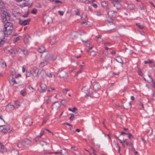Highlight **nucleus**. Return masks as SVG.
<instances>
[{
    "mask_svg": "<svg viewBox=\"0 0 155 155\" xmlns=\"http://www.w3.org/2000/svg\"><path fill=\"white\" fill-rule=\"evenodd\" d=\"M1 15L2 21L4 22H6L4 25L3 31L4 36L8 37L12 34L13 29L12 24L7 21L10 19V15L7 12L5 11H1Z\"/></svg>",
    "mask_w": 155,
    "mask_h": 155,
    "instance_id": "f257e3e1",
    "label": "nucleus"
},
{
    "mask_svg": "<svg viewBox=\"0 0 155 155\" xmlns=\"http://www.w3.org/2000/svg\"><path fill=\"white\" fill-rule=\"evenodd\" d=\"M44 58L46 62L50 63L55 60L57 57L56 55L51 54L49 52L47 51L44 54Z\"/></svg>",
    "mask_w": 155,
    "mask_h": 155,
    "instance_id": "f03ea898",
    "label": "nucleus"
},
{
    "mask_svg": "<svg viewBox=\"0 0 155 155\" xmlns=\"http://www.w3.org/2000/svg\"><path fill=\"white\" fill-rule=\"evenodd\" d=\"M12 129V128L9 125L0 126V130L4 134L11 133Z\"/></svg>",
    "mask_w": 155,
    "mask_h": 155,
    "instance_id": "7ed1b4c3",
    "label": "nucleus"
},
{
    "mask_svg": "<svg viewBox=\"0 0 155 155\" xmlns=\"http://www.w3.org/2000/svg\"><path fill=\"white\" fill-rule=\"evenodd\" d=\"M31 143V142L30 140L26 139L19 142L17 144V146L19 147H22L24 146L28 147L30 146Z\"/></svg>",
    "mask_w": 155,
    "mask_h": 155,
    "instance_id": "20e7f679",
    "label": "nucleus"
},
{
    "mask_svg": "<svg viewBox=\"0 0 155 155\" xmlns=\"http://www.w3.org/2000/svg\"><path fill=\"white\" fill-rule=\"evenodd\" d=\"M4 52L6 53L9 54L12 56H14L15 54V51L10 47L6 48L4 50Z\"/></svg>",
    "mask_w": 155,
    "mask_h": 155,
    "instance_id": "39448f33",
    "label": "nucleus"
},
{
    "mask_svg": "<svg viewBox=\"0 0 155 155\" xmlns=\"http://www.w3.org/2000/svg\"><path fill=\"white\" fill-rule=\"evenodd\" d=\"M93 88L95 91H97L101 88V86L98 82H94L93 83Z\"/></svg>",
    "mask_w": 155,
    "mask_h": 155,
    "instance_id": "423d86ee",
    "label": "nucleus"
},
{
    "mask_svg": "<svg viewBox=\"0 0 155 155\" xmlns=\"http://www.w3.org/2000/svg\"><path fill=\"white\" fill-rule=\"evenodd\" d=\"M111 2L113 4L114 7L117 9H119L120 7L119 2L117 0H111Z\"/></svg>",
    "mask_w": 155,
    "mask_h": 155,
    "instance_id": "0eeeda50",
    "label": "nucleus"
},
{
    "mask_svg": "<svg viewBox=\"0 0 155 155\" xmlns=\"http://www.w3.org/2000/svg\"><path fill=\"white\" fill-rule=\"evenodd\" d=\"M61 105L58 102H56L53 103L52 106V109L56 110L60 107Z\"/></svg>",
    "mask_w": 155,
    "mask_h": 155,
    "instance_id": "6e6552de",
    "label": "nucleus"
},
{
    "mask_svg": "<svg viewBox=\"0 0 155 155\" xmlns=\"http://www.w3.org/2000/svg\"><path fill=\"white\" fill-rule=\"evenodd\" d=\"M32 71L33 76L34 77L37 76L39 71L38 69L36 67H33L32 68Z\"/></svg>",
    "mask_w": 155,
    "mask_h": 155,
    "instance_id": "1a4fd4ad",
    "label": "nucleus"
},
{
    "mask_svg": "<svg viewBox=\"0 0 155 155\" xmlns=\"http://www.w3.org/2000/svg\"><path fill=\"white\" fill-rule=\"evenodd\" d=\"M30 21V19H27L26 20H20L19 21V22L21 25H25L28 24Z\"/></svg>",
    "mask_w": 155,
    "mask_h": 155,
    "instance_id": "9d476101",
    "label": "nucleus"
},
{
    "mask_svg": "<svg viewBox=\"0 0 155 155\" xmlns=\"http://www.w3.org/2000/svg\"><path fill=\"white\" fill-rule=\"evenodd\" d=\"M0 152L3 153L6 152L7 151V149L5 147L2 143H0Z\"/></svg>",
    "mask_w": 155,
    "mask_h": 155,
    "instance_id": "9b49d317",
    "label": "nucleus"
},
{
    "mask_svg": "<svg viewBox=\"0 0 155 155\" xmlns=\"http://www.w3.org/2000/svg\"><path fill=\"white\" fill-rule=\"evenodd\" d=\"M64 152L63 153H62V150H61L60 151L56 152H53V153L55 154H60L61 155H67L68 154V152L64 148L63 149Z\"/></svg>",
    "mask_w": 155,
    "mask_h": 155,
    "instance_id": "f8f14e48",
    "label": "nucleus"
},
{
    "mask_svg": "<svg viewBox=\"0 0 155 155\" xmlns=\"http://www.w3.org/2000/svg\"><path fill=\"white\" fill-rule=\"evenodd\" d=\"M14 108H15L14 106L11 104H9L6 107V109L8 111L13 110Z\"/></svg>",
    "mask_w": 155,
    "mask_h": 155,
    "instance_id": "ddd939ff",
    "label": "nucleus"
},
{
    "mask_svg": "<svg viewBox=\"0 0 155 155\" xmlns=\"http://www.w3.org/2000/svg\"><path fill=\"white\" fill-rule=\"evenodd\" d=\"M133 48L131 47L125 48V51L128 54H131L133 53Z\"/></svg>",
    "mask_w": 155,
    "mask_h": 155,
    "instance_id": "4468645a",
    "label": "nucleus"
},
{
    "mask_svg": "<svg viewBox=\"0 0 155 155\" xmlns=\"http://www.w3.org/2000/svg\"><path fill=\"white\" fill-rule=\"evenodd\" d=\"M40 92L41 93H43L45 91L46 88V85L43 84L41 83L40 85Z\"/></svg>",
    "mask_w": 155,
    "mask_h": 155,
    "instance_id": "2eb2a0df",
    "label": "nucleus"
},
{
    "mask_svg": "<svg viewBox=\"0 0 155 155\" xmlns=\"http://www.w3.org/2000/svg\"><path fill=\"white\" fill-rule=\"evenodd\" d=\"M79 35V33L78 32L74 31L71 33V37L72 39H75L78 37Z\"/></svg>",
    "mask_w": 155,
    "mask_h": 155,
    "instance_id": "dca6fc26",
    "label": "nucleus"
},
{
    "mask_svg": "<svg viewBox=\"0 0 155 155\" xmlns=\"http://www.w3.org/2000/svg\"><path fill=\"white\" fill-rule=\"evenodd\" d=\"M90 89V87L88 86L84 87L82 89V91L85 94H87Z\"/></svg>",
    "mask_w": 155,
    "mask_h": 155,
    "instance_id": "f3484780",
    "label": "nucleus"
},
{
    "mask_svg": "<svg viewBox=\"0 0 155 155\" xmlns=\"http://www.w3.org/2000/svg\"><path fill=\"white\" fill-rule=\"evenodd\" d=\"M108 14L110 17H115L116 15V13L114 11L110 10L108 11Z\"/></svg>",
    "mask_w": 155,
    "mask_h": 155,
    "instance_id": "a211bd4d",
    "label": "nucleus"
},
{
    "mask_svg": "<svg viewBox=\"0 0 155 155\" xmlns=\"http://www.w3.org/2000/svg\"><path fill=\"white\" fill-rule=\"evenodd\" d=\"M5 36L3 35L2 32H0V46L4 43L3 39L4 38Z\"/></svg>",
    "mask_w": 155,
    "mask_h": 155,
    "instance_id": "6ab92c4d",
    "label": "nucleus"
},
{
    "mask_svg": "<svg viewBox=\"0 0 155 155\" xmlns=\"http://www.w3.org/2000/svg\"><path fill=\"white\" fill-rule=\"evenodd\" d=\"M29 36L28 35H26L24 36V41L25 43L26 44H27L29 43Z\"/></svg>",
    "mask_w": 155,
    "mask_h": 155,
    "instance_id": "aec40b11",
    "label": "nucleus"
},
{
    "mask_svg": "<svg viewBox=\"0 0 155 155\" xmlns=\"http://www.w3.org/2000/svg\"><path fill=\"white\" fill-rule=\"evenodd\" d=\"M144 79L145 81H147L149 83L152 82L153 81L152 79L151 78L149 75L147 76L146 78H144Z\"/></svg>",
    "mask_w": 155,
    "mask_h": 155,
    "instance_id": "412c9836",
    "label": "nucleus"
},
{
    "mask_svg": "<svg viewBox=\"0 0 155 155\" xmlns=\"http://www.w3.org/2000/svg\"><path fill=\"white\" fill-rule=\"evenodd\" d=\"M40 74L41 77L43 78L45 77V76H46L47 73H46L44 69H42L40 71Z\"/></svg>",
    "mask_w": 155,
    "mask_h": 155,
    "instance_id": "4be33fe9",
    "label": "nucleus"
},
{
    "mask_svg": "<svg viewBox=\"0 0 155 155\" xmlns=\"http://www.w3.org/2000/svg\"><path fill=\"white\" fill-rule=\"evenodd\" d=\"M60 76L63 78H66L68 77L67 73L65 72H63L61 73Z\"/></svg>",
    "mask_w": 155,
    "mask_h": 155,
    "instance_id": "5701e85b",
    "label": "nucleus"
},
{
    "mask_svg": "<svg viewBox=\"0 0 155 155\" xmlns=\"http://www.w3.org/2000/svg\"><path fill=\"white\" fill-rule=\"evenodd\" d=\"M45 50L44 47L43 46H41L38 48V51L40 53H41L44 52Z\"/></svg>",
    "mask_w": 155,
    "mask_h": 155,
    "instance_id": "b1692460",
    "label": "nucleus"
},
{
    "mask_svg": "<svg viewBox=\"0 0 155 155\" xmlns=\"http://www.w3.org/2000/svg\"><path fill=\"white\" fill-rule=\"evenodd\" d=\"M81 24H85L87 27H91L92 25V23L88 21L87 22H83L81 23Z\"/></svg>",
    "mask_w": 155,
    "mask_h": 155,
    "instance_id": "393cba45",
    "label": "nucleus"
},
{
    "mask_svg": "<svg viewBox=\"0 0 155 155\" xmlns=\"http://www.w3.org/2000/svg\"><path fill=\"white\" fill-rule=\"evenodd\" d=\"M123 106L124 108L128 109L131 107V105L130 103H128L125 104L124 106Z\"/></svg>",
    "mask_w": 155,
    "mask_h": 155,
    "instance_id": "a878e982",
    "label": "nucleus"
},
{
    "mask_svg": "<svg viewBox=\"0 0 155 155\" xmlns=\"http://www.w3.org/2000/svg\"><path fill=\"white\" fill-rule=\"evenodd\" d=\"M46 76L49 78H53L54 79V81L55 80V75L54 74H52L51 73H48L46 74Z\"/></svg>",
    "mask_w": 155,
    "mask_h": 155,
    "instance_id": "bb28decb",
    "label": "nucleus"
},
{
    "mask_svg": "<svg viewBox=\"0 0 155 155\" xmlns=\"http://www.w3.org/2000/svg\"><path fill=\"white\" fill-rule=\"evenodd\" d=\"M11 152L12 155H18V152L16 150H13Z\"/></svg>",
    "mask_w": 155,
    "mask_h": 155,
    "instance_id": "cd10ccee",
    "label": "nucleus"
},
{
    "mask_svg": "<svg viewBox=\"0 0 155 155\" xmlns=\"http://www.w3.org/2000/svg\"><path fill=\"white\" fill-rule=\"evenodd\" d=\"M115 60L117 62L121 63L122 65L123 64V61L121 58L118 57H117V58L115 59Z\"/></svg>",
    "mask_w": 155,
    "mask_h": 155,
    "instance_id": "c85d7f7f",
    "label": "nucleus"
},
{
    "mask_svg": "<svg viewBox=\"0 0 155 155\" xmlns=\"http://www.w3.org/2000/svg\"><path fill=\"white\" fill-rule=\"evenodd\" d=\"M101 5L104 7H106L108 5V3L107 2L103 1L101 2Z\"/></svg>",
    "mask_w": 155,
    "mask_h": 155,
    "instance_id": "c756f323",
    "label": "nucleus"
},
{
    "mask_svg": "<svg viewBox=\"0 0 155 155\" xmlns=\"http://www.w3.org/2000/svg\"><path fill=\"white\" fill-rule=\"evenodd\" d=\"M96 52L95 51H92L90 52L89 54L90 55L92 56H94L96 55Z\"/></svg>",
    "mask_w": 155,
    "mask_h": 155,
    "instance_id": "7c9ffc66",
    "label": "nucleus"
},
{
    "mask_svg": "<svg viewBox=\"0 0 155 155\" xmlns=\"http://www.w3.org/2000/svg\"><path fill=\"white\" fill-rule=\"evenodd\" d=\"M47 64L44 62H41L40 63L39 66L40 68H42Z\"/></svg>",
    "mask_w": 155,
    "mask_h": 155,
    "instance_id": "2f4dec72",
    "label": "nucleus"
},
{
    "mask_svg": "<svg viewBox=\"0 0 155 155\" xmlns=\"http://www.w3.org/2000/svg\"><path fill=\"white\" fill-rule=\"evenodd\" d=\"M20 94L22 96H25L26 95V92L25 90H21L20 91Z\"/></svg>",
    "mask_w": 155,
    "mask_h": 155,
    "instance_id": "473e14b6",
    "label": "nucleus"
},
{
    "mask_svg": "<svg viewBox=\"0 0 155 155\" xmlns=\"http://www.w3.org/2000/svg\"><path fill=\"white\" fill-rule=\"evenodd\" d=\"M101 36L99 35L98 37L97 38V42L99 43L102 41V39L101 38Z\"/></svg>",
    "mask_w": 155,
    "mask_h": 155,
    "instance_id": "72a5a7b5",
    "label": "nucleus"
},
{
    "mask_svg": "<svg viewBox=\"0 0 155 155\" xmlns=\"http://www.w3.org/2000/svg\"><path fill=\"white\" fill-rule=\"evenodd\" d=\"M15 105H14L15 108H17L20 106V103L18 101H15Z\"/></svg>",
    "mask_w": 155,
    "mask_h": 155,
    "instance_id": "f704fd0d",
    "label": "nucleus"
},
{
    "mask_svg": "<svg viewBox=\"0 0 155 155\" xmlns=\"http://www.w3.org/2000/svg\"><path fill=\"white\" fill-rule=\"evenodd\" d=\"M68 110L70 111H71L73 112H75V111L77 110V109L75 107H74L72 109L69 108Z\"/></svg>",
    "mask_w": 155,
    "mask_h": 155,
    "instance_id": "c9c22d12",
    "label": "nucleus"
},
{
    "mask_svg": "<svg viewBox=\"0 0 155 155\" xmlns=\"http://www.w3.org/2000/svg\"><path fill=\"white\" fill-rule=\"evenodd\" d=\"M40 144L42 146H45L47 144V143L44 141H41L40 142Z\"/></svg>",
    "mask_w": 155,
    "mask_h": 155,
    "instance_id": "e433bc0d",
    "label": "nucleus"
},
{
    "mask_svg": "<svg viewBox=\"0 0 155 155\" xmlns=\"http://www.w3.org/2000/svg\"><path fill=\"white\" fill-rule=\"evenodd\" d=\"M125 30V28L123 26L121 27L119 29V33H121L122 32H124Z\"/></svg>",
    "mask_w": 155,
    "mask_h": 155,
    "instance_id": "4c0bfd02",
    "label": "nucleus"
},
{
    "mask_svg": "<svg viewBox=\"0 0 155 155\" xmlns=\"http://www.w3.org/2000/svg\"><path fill=\"white\" fill-rule=\"evenodd\" d=\"M128 7L129 9L132 10L134 9V6L133 4H130L128 5Z\"/></svg>",
    "mask_w": 155,
    "mask_h": 155,
    "instance_id": "58836bf2",
    "label": "nucleus"
},
{
    "mask_svg": "<svg viewBox=\"0 0 155 155\" xmlns=\"http://www.w3.org/2000/svg\"><path fill=\"white\" fill-rule=\"evenodd\" d=\"M22 5L23 6H28V7H30L31 6V5L27 2L24 3Z\"/></svg>",
    "mask_w": 155,
    "mask_h": 155,
    "instance_id": "ea45409f",
    "label": "nucleus"
},
{
    "mask_svg": "<svg viewBox=\"0 0 155 155\" xmlns=\"http://www.w3.org/2000/svg\"><path fill=\"white\" fill-rule=\"evenodd\" d=\"M137 25L138 27V28L140 29H142L143 28V26L142 25H141L140 23H138L136 24Z\"/></svg>",
    "mask_w": 155,
    "mask_h": 155,
    "instance_id": "a19ab883",
    "label": "nucleus"
},
{
    "mask_svg": "<svg viewBox=\"0 0 155 155\" xmlns=\"http://www.w3.org/2000/svg\"><path fill=\"white\" fill-rule=\"evenodd\" d=\"M22 51L25 55H27L28 54V51L26 49L22 50Z\"/></svg>",
    "mask_w": 155,
    "mask_h": 155,
    "instance_id": "79ce46f5",
    "label": "nucleus"
},
{
    "mask_svg": "<svg viewBox=\"0 0 155 155\" xmlns=\"http://www.w3.org/2000/svg\"><path fill=\"white\" fill-rule=\"evenodd\" d=\"M68 91L69 90L67 88H64L63 89L62 91L64 94H66Z\"/></svg>",
    "mask_w": 155,
    "mask_h": 155,
    "instance_id": "37998d69",
    "label": "nucleus"
},
{
    "mask_svg": "<svg viewBox=\"0 0 155 155\" xmlns=\"http://www.w3.org/2000/svg\"><path fill=\"white\" fill-rule=\"evenodd\" d=\"M31 13L34 14H36L37 12V10L36 9H33L31 11Z\"/></svg>",
    "mask_w": 155,
    "mask_h": 155,
    "instance_id": "c03bdc74",
    "label": "nucleus"
},
{
    "mask_svg": "<svg viewBox=\"0 0 155 155\" xmlns=\"http://www.w3.org/2000/svg\"><path fill=\"white\" fill-rule=\"evenodd\" d=\"M74 116L73 114H71V116L69 117V119L71 120H73L74 119Z\"/></svg>",
    "mask_w": 155,
    "mask_h": 155,
    "instance_id": "a18cd8bd",
    "label": "nucleus"
},
{
    "mask_svg": "<svg viewBox=\"0 0 155 155\" xmlns=\"http://www.w3.org/2000/svg\"><path fill=\"white\" fill-rule=\"evenodd\" d=\"M138 74L139 75H140L141 76H143V74L142 73L141 70L140 69H138Z\"/></svg>",
    "mask_w": 155,
    "mask_h": 155,
    "instance_id": "49530a36",
    "label": "nucleus"
},
{
    "mask_svg": "<svg viewBox=\"0 0 155 155\" xmlns=\"http://www.w3.org/2000/svg\"><path fill=\"white\" fill-rule=\"evenodd\" d=\"M86 95L85 96V97H87V96L89 97H91L93 95V93L92 92H91V93H89L88 94H86Z\"/></svg>",
    "mask_w": 155,
    "mask_h": 155,
    "instance_id": "de8ad7c7",
    "label": "nucleus"
},
{
    "mask_svg": "<svg viewBox=\"0 0 155 155\" xmlns=\"http://www.w3.org/2000/svg\"><path fill=\"white\" fill-rule=\"evenodd\" d=\"M45 133V131H42L41 132V133H40V135H38V137H39V138H41V136L44 135Z\"/></svg>",
    "mask_w": 155,
    "mask_h": 155,
    "instance_id": "09e8293b",
    "label": "nucleus"
},
{
    "mask_svg": "<svg viewBox=\"0 0 155 155\" xmlns=\"http://www.w3.org/2000/svg\"><path fill=\"white\" fill-rule=\"evenodd\" d=\"M20 38L19 37H16L13 40V42L14 43H15L17 41L19 40Z\"/></svg>",
    "mask_w": 155,
    "mask_h": 155,
    "instance_id": "8fccbe9b",
    "label": "nucleus"
},
{
    "mask_svg": "<svg viewBox=\"0 0 155 155\" xmlns=\"http://www.w3.org/2000/svg\"><path fill=\"white\" fill-rule=\"evenodd\" d=\"M104 45L105 46H107L108 47H110V43L109 42H106L104 43Z\"/></svg>",
    "mask_w": 155,
    "mask_h": 155,
    "instance_id": "3c124183",
    "label": "nucleus"
},
{
    "mask_svg": "<svg viewBox=\"0 0 155 155\" xmlns=\"http://www.w3.org/2000/svg\"><path fill=\"white\" fill-rule=\"evenodd\" d=\"M58 12V13H59V14H60V15L61 16L63 15L64 14V12L61 11H59Z\"/></svg>",
    "mask_w": 155,
    "mask_h": 155,
    "instance_id": "603ef678",
    "label": "nucleus"
},
{
    "mask_svg": "<svg viewBox=\"0 0 155 155\" xmlns=\"http://www.w3.org/2000/svg\"><path fill=\"white\" fill-rule=\"evenodd\" d=\"M39 137H38V136H37L36 137H35L34 139V140L36 142L38 141L39 140V138H40Z\"/></svg>",
    "mask_w": 155,
    "mask_h": 155,
    "instance_id": "864d4df0",
    "label": "nucleus"
},
{
    "mask_svg": "<svg viewBox=\"0 0 155 155\" xmlns=\"http://www.w3.org/2000/svg\"><path fill=\"white\" fill-rule=\"evenodd\" d=\"M144 62L145 64H147V63H149V64H150L152 63V61L150 60H149L148 61H144Z\"/></svg>",
    "mask_w": 155,
    "mask_h": 155,
    "instance_id": "5fc2aeb1",
    "label": "nucleus"
},
{
    "mask_svg": "<svg viewBox=\"0 0 155 155\" xmlns=\"http://www.w3.org/2000/svg\"><path fill=\"white\" fill-rule=\"evenodd\" d=\"M128 138L130 139H131L133 137V136L130 133L128 134Z\"/></svg>",
    "mask_w": 155,
    "mask_h": 155,
    "instance_id": "6e6d98bb",
    "label": "nucleus"
},
{
    "mask_svg": "<svg viewBox=\"0 0 155 155\" xmlns=\"http://www.w3.org/2000/svg\"><path fill=\"white\" fill-rule=\"evenodd\" d=\"M124 143H125L126 144V145L128 146L129 145V144L130 143V142H127V141H126V140H124Z\"/></svg>",
    "mask_w": 155,
    "mask_h": 155,
    "instance_id": "4d7b16f0",
    "label": "nucleus"
},
{
    "mask_svg": "<svg viewBox=\"0 0 155 155\" xmlns=\"http://www.w3.org/2000/svg\"><path fill=\"white\" fill-rule=\"evenodd\" d=\"M31 73V71H30V72H27L26 74V77H29L30 76V74Z\"/></svg>",
    "mask_w": 155,
    "mask_h": 155,
    "instance_id": "13d9d810",
    "label": "nucleus"
},
{
    "mask_svg": "<svg viewBox=\"0 0 155 155\" xmlns=\"http://www.w3.org/2000/svg\"><path fill=\"white\" fill-rule=\"evenodd\" d=\"M11 81L13 83V85L15 83V84H17V83L16 82V81H15V79H14V78H12V80H11Z\"/></svg>",
    "mask_w": 155,
    "mask_h": 155,
    "instance_id": "bf43d9fd",
    "label": "nucleus"
},
{
    "mask_svg": "<svg viewBox=\"0 0 155 155\" xmlns=\"http://www.w3.org/2000/svg\"><path fill=\"white\" fill-rule=\"evenodd\" d=\"M91 149L93 151V153L94 155H95L96 154L95 152H96V151L92 147H91Z\"/></svg>",
    "mask_w": 155,
    "mask_h": 155,
    "instance_id": "052dcab7",
    "label": "nucleus"
},
{
    "mask_svg": "<svg viewBox=\"0 0 155 155\" xmlns=\"http://www.w3.org/2000/svg\"><path fill=\"white\" fill-rule=\"evenodd\" d=\"M2 67H6V64L4 62H3L2 63Z\"/></svg>",
    "mask_w": 155,
    "mask_h": 155,
    "instance_id": "680f3d73",
    "label": "nucleus"
},
{
    "mask_svg": "<svg viewBox=\"0 0 155 155\" xmlns=\"http://www.w3.org/2000/svg\"><path fill=\"white\" fill-rule=\"evenodd\" d=\"M3 5V3L1 0H0V8H2Z\"/></svg>",
    "mask_w": 155,
    "mask_h": 155,
    "instance_id": "e2e57ef3",
    "label": "nucleus"
},
{
    "mask_svg": "<svg viewBox=\"0 0 155 155\" xmlns=\"http://www.w3.org/2000/svg\"><path fill=\"white\" fill-rule=\"evenodd\" d=\"M55 90V89L54 88H50L48 90V92L51 91H52L54 90Z\"/></svg>",
    "mask_w": 155,
    "mask_h": 155,
    "instance_id": "0e129e2a",
    "label": "nucleus"
},
{
    "mask_svg": "<svg viewBox=\"0 0 155 155\" xmlns=\"http://www.w3.org/2000/svg\"><path fill=\"white\" fill-rule=\"evenodd\" d=\"M82 40L83 42H85L87 40V39L84 37V38H82Z\"/></svg>",
    "mask_w": 155,
    "mask_h": 155,
    "instance_id": "69168bd1",
    "label": "nucleus"
},
{
    "mask_svg": "<svg viewBox=\"0 0 155 155\" xmlns=\"http://www.w3.org/2000/svg\"><path fill=\"white\" fill-rule=\"evenodd\" d=\"M79 2H81L83 3H85L87 1V0H77Z\"/></svg>",
    "mask_w": 155,
    "mask_h": 155,
    "instance_id": "338daca9",
    "label": "nucleus"
},
{
    "mask_svg": "<svg viewBox=\"0 0 155 155\" xmlns=\"http://www.w3.org/2000/svg\"><path fill=\"white\" fill-rule=\"evenodd\" d=\"M76 15H80L79 11L78 10H76Z\"/></svg>",
    "mask_w": 155,
    "mask_h": 155,
    "instance_id": "774afa93",
    "label": "nucleus"
}]
</instances>
